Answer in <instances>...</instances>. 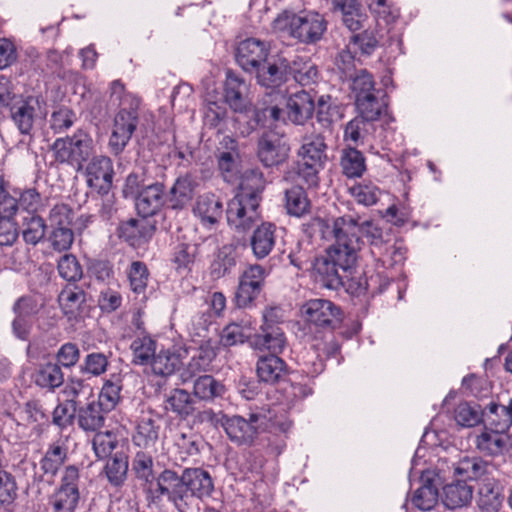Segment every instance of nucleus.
<instances>
[{"label":"nucleus","mask_w":512,"mask_h":512,"mask_svg":"<svg viewBox=\"0 0 512 512\" xmlns=\"http://www.w3.org/2000/svg\"><path fill=\"white\" fill-rule=\"evenodd\" d=\"M374 128V122L357 115L345 125L344 140L353 145L362 144L372 134Z\"/></svg>","instance_id":"obj_37"},{"label":"nucleus","mask_w":512,"mask_h":512,"mask_svg":"<svg viewBox=\"0 0 512 512\" xmlns=\"http://www.w3.org/2000/svg\"><path fill=\"white\" fill-rule=\"evenodd\" d=\"M193 213L203 225H214L222 217V201L212 193L200 195L193 207Z\"/></svg>","instance_id":"obj_26"},{"label":"nucleus","mask_w":512,"mask_h":512,"mask_svg":"<svg viewBox=\"0 0 512 512\" xmlns=\"http://www.w3.org/2000/svg\"><path fill=\"white\" fill-rule=\"evenodd\" d=\"M478 494V506L483 512H497L501 507L500 493L493 483H483Z\"/></svg>","instance_id":"obj_52"},{"label":"nucleus","mask_w":512,"mask_h":512,"mask_svg":"<svg viewBox=\"0 0 512 512\" xmlns=\"http://www.w3.org/2000/svg\"><path fill=\"white\" fill-rule=\"evenodd\" d=\"M340 165L343 174L349 178L361 177L366 170L365 157L355 147L342 150Z\"/></svg>","instance_id":"obj_38"},{"label":"nucleus","mask_w":512,"mask_h":512,"mask_svg":"<svg viewBox=\"0 0 512 512\" xmlns=\"http://www.w3.org/2000/svg\"><path fill=\"white\" fill-rule=\"evenodd\" d=\"M256 373L261 382L278 383L286 374V363L278 354L259 357L256 363Z\"/></svg>","instance_id":"obj_28"},{"label":"nucleus","mask_w":512,"mask_h":512,"mask_svg":"<svg viewBox=\"0 0 512 512\" xmlns=\"http://www.w3.org/2000/svg\"><path fill=\"white\" fill-rule=\"evenodd\" d=\"M165 402L166 410L171 411L184 419L192 415L195 410V401L191 394L185 389H173L167 396Z\"/></svg>","instance_id":"obj_35"},{"label":"nucleus","mask_w":512,"mask_h":512,"mask_svg":"<svg viewBox=\"0 0 512 512\" xmlns=\"http://www.w3.org/2000/svg\"><path fill=\"white\" fill-rule=\"evenodd\" d=\"M51 151L57 164L81 172L84 164L95 154L96 145L87 131L78 129L72 135L57 138L51 145Z\"/></svg>","instance_id":"obj_5"},{"label":"nucleus","mask_w":512,"mask_h":512,"mask_svg":"<svg viewBox=\"0 0 512 512\" xmlns=\"http://www.w3.org/2000/svg\"><path fill=\"white\" fill-rule=\"evenodd\" d=\"M297 156L301 160L325 165L327 161V145L324 137L320 133L304 135L301 146L297 151Z\"/></svg>","instance_id":"obj_29"},{"label":"nucleus","mask_w":512,"mask_h":512,"mask_svg":"<svg viewBox=\"0 0 512 512\" xmlns=\"http://www.w3.org/2000/svg\"><path fill=\"white\" fill-rule=\"evenodd\" d=\"M225 392V385L211 375H200L193 382V395L202 401L213 402L222 398Z\"/></svg>","instance_id":"obj_31"},{"label":"nucleus","mask_w":512,"mask_h":512,"mask_svg":"<svg viewBox=\"0 0 512 512\" xmlns=\"http://www.w3.org/2000/svg\"><path fill=\"white\" fill-rule=\"evenodd\" d=\"M197 186V180L192 174L178 176L166 195L169 207L175 210L185 208L192 201Z\"/></svg>","instance_id":"obj_20"},{"label":"nucleus","mask_w":512,"mask_h":512,"mask_svg":"<svg viewBox=\"0 0 512 512\" xmlns=\"http://www.w3.org/2000/svg\"><path fill=\"white\" fill-rule=\"evenodd\" d=\"M85 301V292L77 286H66L58 296L59 305L65 314H74Z\"/></svg>","instance_id":"obj_47"},{"label":"nucleus","mask_w":512,"mask_h":512,"mask_svg":"<svg viewBox=\"0 0 512 512\" xmlns=\"http://www.w3.org/2000/svg\"><path fill=\"white\" fill-rule=\"evenodd\" d=\"M64 382V374L61 367L56 363H47L42 366L35 376V383L48 389H55Z\"/></svg>","instance_id":"obj_46"},{"label":"nucleus","mask_w":512,"mask_h":512,"mask_svg":"<svg viewBox=\"0 0 512 512\" xmlns=\"http://www.w3.org/2000/svg\"><path fill=\"white\" fill-rule=\"evenodd\" d=\"M301 311L307 321L320 327L335 328L342 319L340 308L327 299H311Z\"/></svg>","instance_id":"obj_14"},{"label":"nucleus","mask_w":512,"mask_h":512,"mask_svg":"<svg viewBox=\"0 0 512 512\" xmlns=\"http://www.w3.org/2000/svg\"><path fill=\"white\" fill-rule=\"evenodd\" d=\"M84 164L86 182L89 187L98 193L107 194L113 181V163L105 155H96V153Z\"/></svg>","instance_id":"obj_13"},{"label":"nucleus","mask_w":512,"mask_h":512,"mask_svg":"<svg viewBox=\"0 0 512 512\" xmlns=\"http://www.w3.org/2000/svg\"><path fill=\"white\" fill-rule=\"evenodd\" d=\"M369 10L378 20L391 24L399 17L397 7L388 2V0H367Z\"/></svg>","instance_id":"obj_62"},{"label":"nucleus","mask_w":512,"mask_h":512,"mask_svg":"<svg viewBox=\"0 0 512 512\" xmlns=\"http://www.w3.org/2000/svg\"><path fill=\"white\" fill-rule=\"evenodd\" d=\"M287 212L294 216H302L309 209V200L301 186H293L285 192Z\"/></svg>","instance_id":"obj_49"},{"label":"nucleus","mask_w":512,"mask_h":512,"mask_svg":"<svg viewBox=\"0 0 512 512\" xmlns=\"http://www.w3.org/2000/svg\"><path fill=\"white\" fill-rule=\"evenodd\" d=\"M313 277L322 287L337 290L343 285L341 268L326 254L317 257L313 264Z\"/></svg>","instance_id":"obj_23"},{"label":"nucleus","mask_w":512,"mask_h":512,"mask_svg":"<svg viewBox=\"0 0 512 512\" xmlns=\"http://www.w3.org/2000/svg\"><path fill=\"white\" fill-rule=\"evenodd\" d=\"M16 104L6 114L9 115L22 134H29L33 129L35 119L37 118L40 102L38 98L29 96L16 99Z\"/></svg>","instance_id":"obj_18"},{"label":"nucleus","mask_w":512,"mask_h":512,"mask_svg":"<svg viewBox=\"0 0 512 512\" xmlns=\"http://www.w3.org/2000/svg\"><path fill=\"white\" fill-rule=\"evenodd\" d=\"M276 227L272 223H263L258 226L250 238L252 253L256 259L266 258L276 243Z\"/></svg>","instance_id":"obj_27"},{"label":"nucleus","mask_w":512,"mask_h":512,"mask_svg":"<svg viewBox=\"0 0 512 512\" xmlns=\"http://www.w3.org/2000/svg\"><path fill=\"white\" fill-rule=\"evenodd\" d=\"M455 421L462 427H473L483 419V411L477 404L462 402L454 411Z\"/></svg>","instance_id":"obj_51"},{"label":"nucleus","mask_w":512,"mask_h":512,"mask_svg":"<svg viewBox=\"0 0 512 512\" xmlns=\"http://www.w3.org/2000/svg\"><path fill=\"white\" fill-rule=\"evenodd\" d=\"M262 174L256 170L246 172L241 190L227 205L229 226L237 232L249 231L260 220V192Z\"/></svg>","instance_id":"obj_2"},{"label":"nucleus","mask_w":512,"mask_h":512,"mask_svg":"<svg viewBox=\"0 0 512 512\" xmlns=\"http://www.w3.org/2000/svg\"><path fill=\"white\" fill-rule=\"evenodd\" d=\"M225 103L235 112H242L246 109L247 101L245 92L247 90L244 80L234 73L227 70L225 79Z\"/></svg>","instance_id":"obj_30"},{"label":"nucleus","mask_w":512,"mask_h":512,"mask_svg":"<svg viewBox=\"0 0 512 512\" xmlns=\"http://www.w3.org/2000/svg\"><path fill=\"white\" fill-rule=\"evenodd\" d=\"M80 499V492L58 487L50 499L54 512H74Z\"/></svg>","instance_id":"obj_53"},{"label":"nucleus","mask_w":512,"mask_h":512,"mask_svg":"<svg viewBox=\"0 0 512 512\" xmlns=\"http://www.w3.org/2000/svg\"><path fill=\"white\" fill-rule=\"evenodd\" d=\"M67 459V447L59 442L52 443L40 461L45 474L55 475Z\"/></svg>","instance_id":"obj_41"},{"label":"nucleus","mask_w":512,"mask_h":512,"mask_svg":"<svg viewBox=\"0 0 512 512\" xmlns=\"http://www.w3.org/2000/svg\"><path fill=\"white\" fill-rule=\"evenodd\" d=\"M164 185L160 182L143 186L136 197L135 206L143 218L155 215L165 203Z\"/></svg>","instance_id":"obj_19"},{"label":"nucleus","mask_w":512,"mask_h":512,"mask_svg":"<svg viewBox=\"0 0 512 512\" xmlns=\"http://www.w3.org/2000/svg\"><path fill=\"white\" fill-rule=\"evenodd\" d=\"M290 62L282 56L265 60L254 72L258 84L266 88H278L289 78Z\"/></svg>","instance_id":"obj_16"},{"label":"nucleus","mask_w":512,"mask_h":512,"mask_svg":"<svg viewBox=\"0 0 512 512\" xmlns=\"http://www.w3.org/2000/svg\"><path fill=\"white\" fill-rule=\"evenodd\" d=\"M57 269L59 275L69 282H76L83 276L82 266L72 254L62 256L58 261Z\"/></svg>","instance_id":"obj_58"},{"label":"nucleus","mask_w":512,"mask_h":512,"mask_svg":"<svg viewBox=\"0 0 512 512\" xmlns=\"http://www.w3.org/2000/svg\"><path fill=\"white\" fill-rule=\"evenodd\" d=\"M324 168L316 162L301 160L295 164L294 171L299 178L309 187H316L319 184V172Z\"/></svg>","instance_id":"obj_60"},{"label":"nucleus","mask_w":512,"mask_h":512,"mask_svg":"<svg viewBox=\"0 0 512 512\" xmlns=\"http://www.w3.org/2000/svg\"><path fill=\"white\" fill-rule=\"evenodd\" d=\"M216 355V350L210 342L201 344L192 355L186 367L180 372L181 382L186 383L192 380L197 374L209 371Z\"/></svg>","instance_id":"obj_25"},{"label":"nucleus","mask_w":512,"mask_h":512,"mask_svg":"<svg viewBox=\"0 0 512 512\" xmlns=\"http://www.w3.org/2000/svg\"><path fill=\"white\" fill-rule=\"evenodd\" d=\"M453 476L459 480L446 484L443 487L442 502L448 509H457L469 505L473 498V487L467 480H476L483 476L487 470V463L479 457H463L448 467Z\"/></svg>","instance_id":"obj_3"},{"label":"nucleus","mask_w":512,"mask_h":512,"mask_svg":"<svg viewBox=\"0 0 512 512\" xmlns=\"http://www.w3.org/2000/svg\"><path fill=\"white\" fill-rule=\"evenodd\" d=\"M507 429L494 428L486 429L476 437L477 449L490 456H498L510 453L512 450L511 437L506 433Z\"/></svg>","instance_id":"obj_17"},{"label":"nucleus","mask_w":512,"mask_h":512,"mask_svg":"<svg viewBox=\"0 0 512 512\" xmlns=\"http://www.w3.org/2000/svg\"><path fill=\"white\" fill-rule=\"evenodd\" d=\"M358 235L363 234L370 243L372 255H383L382 249L387 244L382 229L372 221L358 222Z\"/></svg>","instance_id":"obj_48"},{"label":"nucleus","mask_w":512,"mask_h":512,"mask_svg":"<svg viewBox=\"0 0 512 512\" xmlns=\"http://www.w3.org/2000/svg\"><path fill=\"white\" fill-rule=\"evenodd\" d=\"M182 493L187 497L182 500L179 512H189L194 506L195 499L203 500L214 490L213 480L202 468H186L182 472Z\"/></svg>","instance_id":"obj_6"},{"label":"nucleus","mask_w":512,"mask_h":512,"mask_svg":"<svg viewBox=\"0 0 512 512\" xmlns=\"http://www.w3.org/2000/svg\"><path fill=\"white\" fill-rule=\"evenodd\" d=\"M270 45L256 38L241 41L236 49V62L246 72L254 73L267 60Z\"/></svg>","instance_id":"obj_15"},{"label":"nucleus","mask_w":512,"mask_h":512,"mask_svg":"<svg viewBox=\"0 0 512 512\" xmlns=\"http://www.w3.org/2000/svg\"><path fill=\"white\" fill-rule=\"evenodd\" d=\"M127 471L128 457L122 452H117L105 466L108 481L116 487L121 486L125 482Z\"/></svg>","instance_id":"obj_44"},{"label":"nucleus","mask_w":512,"mask_h":512,"mask_svg":"<svg viewBox=\"0 0 512 512\" xmlns=\"http://www.w3.org/2000/svg\"><path fill=\"white\" fill-rule=\"evenodd\" d=\"M174 448L182 461L189 456L197 455L200 452L202 439L190 428H180L173 436Z\"/></svg>","instance_id":"obj_33"},{"label":"nucleus","mask_w":512,"mask_h":512,"mask_svg":"<svg viewBox=\"0 0 512 512\" xmlns=\"http://www.w3.org/2000/svg\"><path fill=\"white\" fill-rule=\"evenodd\" d=\"M286 109L289 121L295 125H304L314 113V98L305 90L297 91L286 100Z\"/></svg>","instance_id":"obj_21"},{"label":"nucleus","mask_w":512,"mask_h":512,"mask_svg":"<svg viewBox=\"0 0 512 512\" xmlns=\"http://www.w3.org/2000/svg\"><path fill=\"white\" fill-rule=\"evenodd\" d=\"M109 355L101 352H92L85 356L80 371L94 377L103 375L109 366Z\"/></svg>","instance_id":"obj_54"},{"label":"nucleus","mask_w":512,"mask_h":512,"mask_svg":"<svg viewBox=\"0 0 512 512\" xmlns=\"http://www.w3.org/2000/svg\"><path fill=\"white\" fill-rule=\"evenodd\" d=\"M104 413L103 407L98 402L92 401L76 411L77 423L84 431H98L104 426Z\"/></svg>","instance_id":"obj_32"},{"label":"nucleus","mask_w":512,"mask_h":512,"mask_svg":"<svg viewBox=\"0 0 512 512\" xmlns=\"http://www.w3.org/2000/svg\"><path fill=\"white\" fill-rule=\"evenodd\" d=\"M358 115L372 122L384 119L386 123L392 121L393 118L387 112V100L383 90H379L373 94L362 96L355 101Z\"/></svg>","instance_id":"obj_22"},{"label":"nucleus","mask_w":512,"mask_h":512,"mask_svg":"<svg viewBox=\"0 0 512 512\" xmlns=\"http://www.w3.org/2000/svg\"><path fill=\"white\" fill-rule=\"evenodd\" d=\"M121 390L122 384L118 376L113 375L104 382L97 402L105 412H109L117 406L121 399Z\"/></svg>","instance_id":"obj_42"},{"label":"nucleus","mask_w":512,"mask_h":512,"mask_svg":"<svg viewBox=\"0 0 512 512\" xmlns=\"http://www.w3.org/2000/svg\"><path fill=\"white\" fill-rule=\"evenodd\" d=\"M182 474L178 475L177 472L171 469H164L157 477H155L152 484H148L145 489L147 498L152 502H160L164 496L172 503L174 508L179 512L182 500L187 498L182 493Z\"/></svg>","instance_id":"obj_8"},{"label":"nucleus","mask_w":512,"mask_h":512,"mask_svg":"<svg viewBox=\"0 0 512 512\" xmlns=\"http://www.w3.org/2000/svg\"><path fill=\"white\" fill-rule=\"evenodd\" d=\"M350 194L359 203L364 206H372L378 202L381 196V190L371 181H363L353 185Z\"/></svg>","instance_id":"obj_50"},{"label":"nucleus","mask_w":512,"mask_h":512,"mask_svg":"<svg viewBox=\"0 0 512 512\" xmlns=\"http://www.w3.org/2000/svg\"><path fill=\"white\" fill-rule=\"evenodd\" d=\"M133 418V443L142 448L153 447L159 439L161 416L150 406L141 403L136 407Z\"/></svg>","instance_id":"obj_9"},{"label":"nucleus","mask_w":512,"mask_h":512,"mask_svg":"<svg viewBox=\"0 0 512 512\" xmlns=\"http://www.w3.org/2000/svg\"><path fill=\"white\" fill-rule=\"evenodd\" d=\"M410 502L419 510L429 511L438 502V489L430 479H425L423 484L412 494Z\"/></svg>","instance_id":"obj_40"},{"label":"nucleus","mask_w":512,"mask_h":512,"mask_svg":"<svg viewBox=\"0 0 512 512\" xmlns=\"http://www.w3.org/2000/svg\"><path fill=\"white\" fill-rule=\"evenodd\" d=\"M272 28L276 33L310 45L323 38L327 22L323 15L315 11H283L273 20Z\"/></svg>","instance_id":"obj_4"},{"label":"nucleus","mask_w":512,"mask_h":512,"mask_svg":"<svg viewBox=\"0 0 512 512\" xmlns=\"http://www.w3.org/2000/svg\"><path fill=\"white\" fill-rule=\"evenodd\" d=\"M265 424V416L250 413L248 419L234 415L223 422L224 430L229 439L238 445L251 444Z\"/></svg>","instance_id":"obj_10"},{"label":"nucleus","mask_w":512,"mask_h":512,"mask_svg":"<svg viewBox=\"0 0 512 512\" xmlns=\"http://www.w3.org/2000/svg\"><path fill=\"white\" fill-rule=\"evenodd\" d=\"M351 90L356 101L362 96L373 94L380 89H375V83L372 75L366 70H361L352 77Z\"/></svg>","instance_id":"obj_63"},{"label":"nucleus","mask_w":512,"mask_h":512,"mask_svg":"<svg viewBox=\"0 0 512 512\" xmlns=\"http://www.w3.org/2000/svg\"><path fill=\"white\" fill-rule=\"evenodd\" d=\"M154 461L150 454L143 451H139L135 454L132 469L136 474V477L144 481L145 484H152L155 479L153 471Z\"/></svg>","instance_id":"obj_55"},{"label":"nucleus","mask_w":512,"mask_h":512,"mask_svg":"<svg viewBox=\"0 0 512 512\" xmlns=\"http://www.w3.org/2000/svg\"><path fill=\"white\" fill-rule=\"evenodd\" d=\"M151 368L155 375L168 377L180 367V357L168 350L160 351L151 360Z\"/></svg>","instance_id":"obj_43"},{"label":"nucleus","mask_w":512,"mask_h":512,"mask_svg":"<svg viewBox=\"0 0 512 512\" xmlns=\"http://www.w3.org/2000/svg\"><path fill=\"white\" fill-rule=\"evenodd\" d=\"M290 75L300 85L307 86L317 81L318 68L310 59L296 57L290 64Z\"/></svg>","instance_id":"obj_39"},{"label":"nucleus","mask_w":512,"mask_h":512,"mask_svg":"<svg viewBox=\"0 0 512 512\" xmlns=\"http://www.w3.org/2000/svg\"><path fill=\"white\" fill-rule=\"evenodd\" d=\"M133 353V362L146 365L156 355V342L150 336L136 337L130 346Z\"/></svg>","instance_id":"obj_45"},{"label":"nucleus","mask_w":512,"mask_h":512,"mask_svg":"<svg viewBox=\"0 0 512 512\" xmlns=\"http://www.w3.org/2000/svg\"><path fill=\"white\" fill-rule=\"evenodd\" d=\"M10 183L0 175V217L12 218L19 208L18 198L11 194Z\"/></svg>","instance_id":"obj_57"},{"label":"nucleus","mask_w":512,"mask_h":512,"mask_svg":"<svg viewBox=\"0 0 512 512\" xmlns=\"http://www.w3.org/2000/svg\"><path fill=\"white\" fill-rule=\"evenodd\" d=\"M46 222L37 214H28L23 217L20 232L26 244L35 246L45 237Z\"/></svg>","instance_id":"obj_36"},{"label":"nucleus","mask_w":512,"mask_h":512,"mask_svg":"<svg viewBox=\"0 0 512 512\" xmlns=\"http://www.w3.org/2000/svg\"><path fill=\"white\" fill-rule=\"evenodd\" d=\"M51 228L52 231L48 238L51 247L58 252L70 249L74 241V233L70 226Z\"/></svg>","instance_id":"obj_64"},{"label":"nucleus","mask_w":512,"mask_h":512,"mask_svg":"<svg viewBox=\"0 0 512 512\" xmlns=\"http://www.w3.org/2000/svg\"><path fill=\"white\" fill-rule=\"evenodd\" d=\"M126 273L131 291L136 297H140L141 301H144L147 298L146 291L150 278L147 265L142 261H133Z\"/></svg>","instance_id":"obj_34"},{"label":"nucleus","mask_w":512,"mask_h":512,"mask_svg":"<svg viewBox=\"0 0 512 512\" xmlns=\"http://www.w3.org/2000/svg\"><path fill=\"white\" fill-rule=\"evenodd\" d=\"M138 100H133L129 108L122 107L115 115L109 148L114 155L123 152L135 132L138 122Z\"/></svg>","instance_id":"obj_7"},{"label":"nucleus","mask_w":512,"mask_h":512,"mask_svg":"<svg viewBox=\"0 0 512 512\" xmlns=\"http://www.w3.org/2000/svg\"><path fill=\"white\" fill-rule=\"evenodd\" d=\"M265 277L266 270L259 264L250 265L242 272L235 296L239 308L250 306L260 295Z\"/></svg>","instance_id":"obj_12"},{"label":"nucleus","mask_w":512,"mask_h":512,"mask_svg":"<svg viewBox=\"0 0 512 512\" xmlns=\"http://www.w3.org/2000/svg\"><path fill=\"white\" fill-rule=\"evenodd\" d=\"M118 444L116 435L111 431L98 432L92 440L93 450L99 459L107 458Z\"/></svg>","instance_id":"obj_61"},{"label":"nucleus","mask_w":512,"mask_h":512,"mask_svg":"<svg viewBox=\"0 0 512 512\" xmlns=\"http://www.w3.org/2000/svg\"><path fill=\"white\" fill-rule=\"evenodd\" d=\"M77 407L71 401L60 402L52 412V424L64 430L73 424Z\"/></svg>","instance_id":"obj_59"},{"label":"nucleus","mask_w":512,"mask_h":512,"mask_svg":"<svg viewBox=\"0 0 512 512\" xmlns=\"http://www.w3.org/2000/svg\"><path fill=\"white\" fill-rule=\"evenodd\" d=\"M290 146L283 136L265 132L258 139L257 156L265 167H277L288 159Z\"/></svg>","instance_id":"obj_11"},{"label":"nucleus","mask_w":512,"mask_h":512,"mask_svg":"<svg viewBox=\"0 0 512 512\" xmlns=\"http://www.w3.org/2000/svg\"><path fill=\"white\" fill-rule=\"evenodd\" d=\"M236 265V256L232 247H222L216 260L212 263L211 274L215 278H220L230 273L232 268Z\"/></svg>","instance_id":"obj_56"},{"label":"nucleus","mask_w":512,"mask_h":512,"mask_svg":"<svg viewBox=\"0 0 512 512\" xmlns=\"http://www.w3.org/2000/svg\"><path fill=\"white\" fill-rule=\"evenodd\" d=\"M358 218L344 215L333 220L327 226L334 242L325 250V254L341 268L343 274L351 275L356 269L363 241L358 235Z\"/></svg>","instance_id":"obj_1"},{"label":"nucleus","mask_w":512,"mask_h":512,"mask_svg":"<svg viewBox=\"0 0 512 512\" xmlns=\"http://www.w3.org/2000/svg\"><path fill=\"white\" fill-rule=\"evenodd\" d=\"M255 350H268L271 354H280L286 346V337L280 326L262 324L259 333L250 342Z\"/></svg>","instance_id":"obj_24"}]
</instances>
